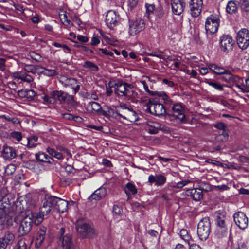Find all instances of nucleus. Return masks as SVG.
Masks as SVG:
<instances>
[{"label":"nucleus","mask_w":249,"mask_h":249,"mask_svg":"<svg viewBox=\"0 0 249 249\" xmlns=\"http://www.w3.org/2000/svg\"><path fill=\"white\" fill-rule=\"evenodd\" d=\"M52 208L60 213H63L68 209V202L59 197L46 194L42 200V205L39 209L40 213L45 217L50 213Z\"/></svg>","instance_id":"nucleus-1"},{"label":"nucleus","mask_w":249,"mask_h":249,"mask_svg":"<svg viewBox=\"0 0 249 249\" xmlns=\"http://www.w3.org/2000/svg\"><path fill=\"white\" fill-rule=\"evenodd\" d=\"M44 219L40 211L37 213H31L26 216L21 221L18 229L19 236H23L27 234L31 230L32 224L36 225L40 224Z\"/></svg>","instance_id":"nucleus-2"},{"label":"nucleus","mask_w":249,"mask_h":249,"mask_svg":"<svg viewBox=\"0 0 249 249\" xmlns=\"http://www.w3.org/2000/svg\"><path fill=\"white\" fill-rule=\"evenodd\" d=\"M76 228L77 232L83 237L93 238L97 235V232L93 227L84 220H78Z\"/></svg>","instance_id":"nucleus-3"},{"label":"nucleus","mask_w":249,"mask_h":249,"mask_svg":"<svg viewBox=\"0 0 249 249\" xmlns=\"http://www.w3.org/2000/svg\"><path fill=\"white\" fill-rule=\"evenodd\" d=\"M44 95L42 97L43 103L48 105L54 104L58 101L60 104L65 103L68 93L62 90H53L49 94H46L43 92Z\"/></svg>","instance_id":"nucleus-4"},{"label":"nucleus","mask_w":249,"mask_h":249,"mask_svg":"<svg viewBox=\"0 0 249 249\" xmlns=\"http://www.w3.org/2000/svg\"><path fill=\"white\" fill-rule=\"evenodd\" d=\"M115 93L119 96H127L133 98H136L137 93L133 86L126 83H118L114 84Z\"/></svg>","instance_id":"nucleus-5"},{"label":"nucleus","mask_w":249,"mask_h":249,"mask_svg":"<svg viewBox=\"0 0 249 249\" xmlns=\"http://www.w3.org/2000/svg\"><path fill=\"white\" fill-rule=\"evenodd\" d=\"M211 231V224L208 217L203 218L198 224L197 235L201 240H206Z\"/></svg>","instance_id":"nucleus-6"},{"label":"nucleus","mask_w":249,"mask_h":249,"mask_svg":"<svg viewBox=\"0 0 249 249\" xmlns=\"http://www.w3.org/2000/svg\"><path fill=\"white\" fill-rule=\"evenodd\" d=\"M185 110V106L182 103L174 104L171 107L172 113L170 117L177 120L180 123H186L187 120Z\"/></svg>","instance_id":"nucleus-7"},{"label":"nucleus","mask_w":249,"mask_h":249,"mask_svg":"<svg viewBox=\"0 0 249 249\" xmlns=\"http://www.w3.org/2000/svg\"><path fill=\"white\" fill-rule=\"evenodd\" d=\"M219 18L214 15H210L205 21V30L207 35H212L216 33L219 26Z\"/></svg>","instance_id":"nucleus-8"},{"label":"nucleus","mask_w":249,"mask_h":249,"mask_svg":"<svg viewBox=\"0 0 249 249\" xmlns=\"http://www.w3.org/2000/svg\"><path fill=\"white\" fill-rule=\"evenodd\" d=\"M105 21L109 29H113L120 23L121 18L117 12L111 10L107 13Z\"/></svg>","instance_id":"nucleus-9"},{"label":"nucleus","mask_w":249,"mask_h":249,"mask_svg":"<svg viewBox=\"0 0 249 249\" xmlns=\"http://www.w3.org/2000/svg\"><path fill=\"white\" fill-rule=\"evenodd\" d=\"M236 40L239 47L242 49H246L249 45V32L248 29L243 28L237 33Z\"/></svg>","instance_id":"nucleus-10"},{"label":"nucleus","mask_w":249,"mask_h":249,"mask_svg":"<svg viewBox=\"0 0 249 249\" xmlns=\"http://www.w3.org/2000/svg\"><path fill=\"white\" fill-rule=\"evenodd\" d=\"M147 109L151 114L156 116L162 115L166 112V109L163 104L156 103L151 100H149L147 105Z\"/></svg>","instance_id":"nucleus-11"},{"label":"nucleus","mask_w":249,"mask_h":249,"mask_svg":"<svg viewBox=\"0 0 249 249\" xmlns=\"http://www.w3.org/2000/svg\"><path fill=\"white\" fill-rule=\"evenodd\" d=\"M140 83L142 85L144 90L151 96H157L160 100L163 101L164 103H170L171 101L168 95L163 91H151L149 89L148 84L145 80H141Z\"/></svg>","instance_id":"nucleus-12"},{"label":"nucleus","mask_w":249,"mask_h":249,"mask_svg":"<svg viewBox=\"0 0 249 249\" xmlns=\"http://www.w3.org/2000/svg\"><path fill=\"white\" fill-rule=\"evenodd\" d=\"M65 228L62 227L58 232V236L62 240V246L63 249H75L73 242L71 241V235L70 233H66Z\"/></svg>","instance_id":"nucleus-13"},{"label":"nucleus","mask_w":249,"mask_h":249,"mask_svg":"<svg viewBox=\"0 0 249 249\" xmlns=\"http://www.w3.org/2000/svg\"><path fill=\"white\" fill-rule=\"evenodd\" d=\"M234 221L235 224L242 230H244L248 227L249 223L248 218L243 212H238L233 215Z\"/></svg>","instance_id":"nucleus-14"},{"label":"nucleus","mask_w":249,"mask_h":249,"mask_svg":"<svg viewBox=\"0 0 249 249\" xmlns=\"http://www.w3.org/2000/svg\"><path fill=\"white\" fill-rule=\"evenodd\" d=\"M145 24L143 20L140 18L130 21L129 33L134 36L142 31L144 28Z\"/></svg>","instance_id":"nucleus-15"},{"label":"nucleus","mask_w":249,"mask_h":249,"mask_svg":"<svg viewBox=\"0 0 249 249\" xmlns=\"http://www.w3.org/2000/svg\"><path fill=\"white\" fill-rule=\"evenodd\" d=\"M203 5V0H190L189 8L191 15L194 17H198L201 13Z\"/></svg>","instance_id":"nucleus-16"},{"label":"nucleus","mask_w":249,"mask_h":249,"mask_svg":"<svg viewBox=\"0 0 249 249\" xmlns=\"http://www.w3.org/2000/svg\"><path fill=\"white\" fill-rule=\"evenodd\" d=\"M14 221L17 222L15 218L13 219L12 216L6 215L5 211L0 209V231L3 230L6 225L7 227L12 226Z\"/></svg>","instance_id":"nucleus-17"},{"label":"nucleus","mask_w":249,"mask_h":249,"mask_svg":"<svg viewBox=\"0 0 249 249\" xmlns=\"http://www.w3.org/2000/svg\"><path fill=\"white\" fill-rule=\"evenodd\" d=\"M220 48L225 52H228L232 49L233 40L229 35H223L220 37Z\"/></svg>","instance_id":"nucleus-18"},{"label":"nucleus","mask_w":249,"mask_h":249,"mask_svg":"<svg viewBox=\"0 0 249 249\" xmlns=\"http://www.w3.org/2000/svg\"><path fill=\"white\" fill-rule=\"evenodd\" d=\"M60 81L65 87H71L76 93L80 89V84L74 78H70L66 77H61Z\"/></svg>","instance_id":"nucleus-19"},{"label":"nucleus","mask_w":249,"mask_h":249,"mask_svg":"<svg viewBox=\"0 0 249 249\" xmlns=\"http://www.w3.org/2000/svg\"><path fill=\"white\" fill-rule=\"evenodd\" d=\"M171 4L173 13L177 15L181 14L185 7L184 0H171Z\"/></svg>","instance_id":"nucleus-20"},{"label":"nucleus","mask_w":249,"mask_h":249,"mask_svg":"<svg viewBox=\"0 0 249 249\" xmlns=\"http://www.w3.org/2000/svg\"><path fill=\"white\" fill-rule=\"evenodd\" d=\"M148 181L150 184L154 183L155 186H161L166 181V177L163 174L150 175L148 178Z\"/></svg>","instance_id":"nucleus-21"},{"label":"nucleus","mask_w":249,"mask_h":249,"mask_svg":"<svg viewBox=\"0 0 249 249\" xmlns=\"http://www.w3.org/2000/svg\"><path fill=\"white\" fill-rule=\"evenodd\" d=\"M15 240L14 234L7 231L3 237L0 238V249H5L9 245L12 244Z\"/></svg>","instance_id":"nucleus-22"},{"label":"nucleus","mask_w":249,"mask_h":249,"mask_svg":"<svg viewBox=\"0 0 249 249\" xmlns=\"http://www.w3.org/2000/svg\"><path fill=\"white\" fill-rule=\"evenodd\" d=\"M99 32L103 38L102 42L104 41L107 44L114 46L118 45L117 40L113 37L110 34L105 33L101 30L99 31Z\"/></svg>","instance_id":"nucleus-23"},{"label":"nucleus","mask_w":249,"mask_h":249,"mask_svg":"<svg viewBox=\"0 0 249 249\" xmlns=\"http://www.w3.org/2000/svg\"><path fill=\"white\" fill-rule=\"evenodd\" d=\"M11 75L14 79H17L18 80L20 79L22 81L27 82L28 83H30L33 80V78L31 75L22 71L14 72L12 73Z\"/></svg>","instance_id":"nucleus-24"},{"label":"nucleus","mask_w":249,"mask_h":249,"mask_svg":"<svg viewBox=\"0 0 249 249\" xmlns=\"http://www.w3.org/2000/svg\"><path fill=\"white\" fill-rule=\"evenodd\" d=\"M46 228L45 227H41L37 231L36 237L35 240V246L39 248L42 244L46 235Z\"/></svg>","instance_id":"nucleus-25"},{"label":"nucleus","mask_w":249,"mask_h":249,"mask_svg":"<svg viewBox=\"0 0 249 249\" xmlns=\"http://www.w3.org/2000/svg\"><path fill=\"white\" fill-rule=\"evenodd\" d=\"M186 194L187 196H190L196 201L200 200L203 197V192L200 189L193 188L187 190Z\"/></svg>","instance_id":"nucleus-26"},{"label":"nucleus","mask_w":249,"mask_h":249,"mask_svg":"<svg viewBox=\"0 0 249 249\" xmlns=\"http://www.w3.org/2000/svg\"><path fill=\"white\" fill-rule=\"evenodd\" d=\"M222 80L229 83H233L234 82H239L241 77L232 74L229 71L226 70V72L223 74Z\"/></svg>","instance_id":"nucleus-27"},{"label":"nucleus","mask_w":249,"mask_h":249,"mask_svg":"<svg viewBox=\"0 0 249 249\" xmlns=\"http://www.w3.org/2000/svg\"><path fill=\"white\" fill-rule=\"evenodd\" d=\"M107 194V190L104 187H100L95 190L90 196L89 198L99 200L105 197Z\"/></svg>","instance_id":"nucleus-28"},{"label":"nucleus","mask_w":249,"mask_h":249,"mask_svg":"<svg viewBox=\"0 0 249 249\" xmlns=\"http://www.w3.org/2000/svg\"><path fill=\"white\" fill-rule=\"evenodd\" d=\"M16 156L15 150L12 147L4 146L2 151V156L6 160L14 159Z\"/></svg>","instance_id":"nucleus-29"},{"label":"nucleus","mask_w":249,"mask_h":249,"mask_svg":"<svg viewBox=\"0 0 249 249\" xmlns=\"http://www.w3.org/2000/svg\"><path fill=\"white\" fill-rule=\"evenodd\" d=\"M18 95L21 98L32 100L36 95V92L32 89L20 90L18 91Z\"/></svg>","instance_id":"nucleus-30"},{"label":"nucleus","mask_w":249,"mask_h":249,"mask_svg":"<svg viewBox=\"0 0 249 249\" xmlns=\"http://www.w3.org/2000/svg\"><path fill=\"white\" fill-rule=\"evenodd\" d=\"M124 191L128 197V199H130L131 195H135L137 194V189L133 184L128 182L125 185Z\"/></svg>","instance_id":"nucleus-31"},{"label":"nucleus","mask_w":249,"mask_h":249,"mask_svg":"<svg viewBox=\"0 0 249 249\" xmlns=\"http://www.w3.org/2000/svg\"><path fill=\"white\" fill-rule=\"evenodd\" d=\"M208 67L211 71L218 75L223 74L226 72V70L224 67L214 64H210Z\"/></svg>","instance_id":"nucleus-32"},{"label":"nucleus","mask_w":249,"mask_h":249,"mask_svg":"<svg viewBox=\"0 0 249 249\" xmlns=\"http://www.w3.org/2000/svg\"><path fill=\"white\" fill-rule=\"evenodd\" d=\"M36 159L41 162L51 163L53 161V159L44 152H39L36 155Z\"/></svg>","instance_id":"nucleus-33"},{"label":"nucleus","mask_w":249,"mask_h":249,"mask_svg":"<svg viewBox=\"0 0 249 249\" xmlns=\"http://www.w3.org/2000/svg\"><path fill=\"white\" fill-rule=\"evenodd\" d=\"M237 10V1L231 0L228 2L226 7V11L231 14L235 13Z\"/></svg>","instance_id":"nucleus-34"},{"label":"nucleus","mask_w":249,"mask_h":249,"mask_svg":"<svg viewBox=\"0 0 249 249\" xmlns=\"http://www.w3.org/2000/svg\"><path fill=\"white\" fill-rule=\"evenodd\" d=\"M159 126L158 123L150 122L147 124L146 129L149 133L155 134L158 132Z\"/></svg>","instance_id":"nucleus-35"},{"label":"nucleus","mask_w":249,"mask_h":249,"mask_svg":"<svg viewBox=\"0 0 249 249\" xmlns=\"http://www.w3.org/2000/svg\"><path fill=\"white\" fill-rule=\"evenodd\" d=\"M180 236L181 238L189 245L192 241L191 236L188 234L187 231L185 229H182L180 231Z\"/></svg>","instance_id":"nucleus-36"},{"label":"nucleus","mask_w":249,"mask_h":249,"mask_svg":"<svg viewBox=\"0 0 249 249\" xmlns=\"http://www.w3.org/2000/svg\"><path fill=\"white\" fill-rule=\"evenodd\" d=\"M228 230L226 227H217L215 231V234L219 238L226 236Z\"/></svg>","instance_id":"nucleus-37"},{"label":"nucleus","mask_w":249,"mask_h":249,"mask_svg":"<svg viewBox=\"0 0 249 249\" xmlns=\"http://www.w3.org/2000/svg\"><path fill=\"white\" fill-rule=\"evenodd\" d=\"M38 137L36 136H32L28 138L27 146L32 148L36 147L37 144Z\"/></svg>","instance_id":"nucleus-38"},{"label":"nucleus","mask_w":249,"mask_h":249,"mask_svg":"<svg viewBox=\"0 0 249 249\" xmlns=\"http://www.w3.org/2000/svg\"><path fill=\"white\" fill-rule=\"evenodd\" d=\"M47 151L50 155L58 160H61L63 158L62 153L56 151L54 149L48 147L47 149Z\"/></svg>","instance_id":"nucleus-39"},{"label":"nucleus","mask_w":249,"mask_h":249,"mask_svg":"<svg viewBox=\"0 0 249 249\" xmlns=\"http://www.w3.org/2000/svg\"><path fill=\"white\" fill-rule=\"evenodd\" d=\"M126 120L130 122H135L138 120V117L137 113L131 108L129 113L127 114Z\"/></svg>","instance_id":"nucleus-40"},{"label":"nucleus","mask_w":249,"mask_h":249,"mask_svg":"<svg viewBox=\"0 0 249 249\" xmlns=\"http://www.w3.org/2000/svg\"><path fill=\"white\" fill-rule=\"evenodd\" d=\"M204 82L217 90L223 91L224 89L223 86L217 82L211 81L209 79H206Z\"/></svg>","instance_id":"nucleus-41"},{"label":"nucleus","mask_w":249,"mask_h":249,"mask_svg":"<svg viewBox=\"0 0 249 249\" xmlns=\"http://www.w3.org/2000/svg\"><path fill=\"white\" fill-rule=\"evenodd\" d=\"M83 66L94 71H97L99 69L98 67L95 63L89 61H86L83 65Z\"/></svg>","instance_id":"nucleus-42"},{"label":"nucleus","mask_w":249,"mask_h":249,"mask_svg":"<svg viewBox=\"0 0 249 249\" xmlns=\"http://www.w3.org/2000/svg\"><path fill=\"white\" fill-rule=\"evenodd\" d=\"M146 8V16L148 18H150V17L154 14V11L155 6L152 4H145Z\"/></svg>","instance_id":"nucleus-43"},{"label":"nucleus","mask_w":249,"mask_h":249,"mask_svg":"<svg viewBox=\"0 0 249 249\" xmlns=\"http://www.w3.org/2000/svg\"><path fill=\"white\" fill-rule=\"evenodd\" d=\"M65 103L71 107H75L77 106V103L74 100L72 95L68 94Z\"/></svg>","instance_id":"nucleus-44"},{"label":"nucleus","mask_w":249,"mask_h":249,"mask_svg":"<svg viewBox=\"0 0 249 249\" xmlns=\"http://www.w3.org/2000/svg\"><path fill=\"white\" fill-rule=\"evenodd\" d=\"M112 108L110 107L107 106L103 109L100 110V113L105 117L109 118L111 116Z\"/></svg>","instance_id":"nucleus-45"},{"label":"nucleus","mask_w":249,"mask_h":249,"mask_svg":"<svg viewBox=\"0 0 249 249\" xmlns=\"http://www.w3.org/2000/svg\"><path fill=\"white\" fill-rule=\"evenodd\" d=\"M131 108L126 107L125 106H120V112H121L122 118L126 120L127 114H129Z\"/></svg>","instance_id":"nucleus-46"},{"label":"nucleus","mask_w":249,"mask_h":249,"mask_svg":"<svg viewBox=\"0 0 249 249\" xmlns=\"http://www.w3.org/2000/svg\"><path fill=\"white\" fill-rule=\"evenodd\" d=\"M239 4L242 10L249 11V0H240Z\"/></svg>","instance_id":"nucleus-47"},{"label":"nucleus","mask_w":249,"mask_h":249,"mask_svg":"<svg viewBox=\"0 0 249 249\" xmlns=\"http://www.w3.org/2000/svg\"><path fill=\"white\" fill-rule=\"evenodd\" d=\"M59 17L60 20L63 24L66 23V25H70L71 21L68 19L66 12L65 11H63L62 13L60 14Z\"/></svg>","instance_id":"nucleus-48"},{"label":"nucleus","mask_w":249,"mask_h":249,"mask_svg":"<svg viewBox=\"0 0 249 249\" xmlns=\"http://www.w3.org/2000/svg\"><path fill=\"white\" fill-rule=\"evenodd\" d=\"M111 117L116 119H120L122 118L121 112H120V107L116 110L112 108Z\"/></svg>","instance_id":"nucleus-49"},{"label":"nucleus","mask_w":249,"mask_h":249,"mask_svg":"<svg viewBox=\"0 0 249 249\" xmlns=\"http://www.w3.org/2000/svg\"><path fill=\"white\" fill-rule=\"evenodd\" d=\"M11 137L17 141H20L22 138V134L18 131H14L11 133Z\"/></svg>","instance_id":"nucleus-50"},{"label":"nucleus","mask_w":249,"mask_h":249,"mask_svg":"<svg viewBox=\"0 0 249 249\" xmlns=\"http://www.w3.org/2000/svg\"><path fill=\"white\" fill-rule=\"evenodd\" d=\"M43 73L48 76H53L57 74V71L54 69H44Z\"/></svg>","instance_id":"nucleus-51"},{"label":"nucleus","mask_w":249,"mask_h":249,"mask_svg":"<svg viewBox=\"0 0 249 249\" xmlns=\"http://www.w3.org/2000/svg\"><path fill=\"white\" fill-rule=\"evenodd\" d=\"M229 138L228 134L226 131H222V133L217 136V140L220 141H226Z\"/></svg>","instance_id":"nucleus-52"},{"label":"nucleus","mask_w":249,"mask_h":249,"mask_svg":"<svg viewBox=\"0 0 249 249\" xmlns=\"http://www.w3.org/2000/svg\"><path fill=\"white\" fill-rule=\"evenodd\" d=\"M190 182V181L188 180H182L181 181L178 182L177 183H176L175 184L173 185L172 186V187L173 188H181L183 186L186 185Z\"/></svg>","instance_id":"nucleus-53"},{"label":"nucleus","mask_w":249,"mask_h":249,"mask_svg":"<svg viewBox=\"0 0 249 249\" xmlns=\"http://www.w3.org/2000/svg\"><path fill=\"white\" fill-rule=\"evenodd\" d=\"M24 70L27 72H31L32 73H36V70L35 67L32 65H26L25 66Z\"/></svg>","instance_id":"nucleus-54"},{"label":"nucleus","mask_w":249,"mask_h":249,"mask_svg":"<svg viewBox=\"0 0 249 249\" xmlns=\"http://www.w3.org/2000/svg\"><path fill=\"white\" fill-rule=\"evenodd\" d=\"M91 107H92V109L98 112H100V110H102L101 106L100 104L97 102H92L90 103Z\"/></svg>","instance_id":"nucleus-55"},{"label":"nucleus","mask_w":249,"mask_h":249,"mask_svg":"<svg viewBox=\"0 0 249 249\" xmlns=\"http://www.w3.org/2000/svg\"><path fill=\"white\" fill-rule=\"evenodd\" d=\"M15 166L13 164H10L6 167L5 172L7 175H11L15 171Z\"/></svg>","instance_id":"nucleus-56"},{"label":"nucleus","mask_w":249,"mask_h":249,"mask_svg":"<svg viewBox=\"0 0 249 249\" xmlns=\"http://www.w3.org/2000/svg\"><path fill=\"white\" fill-rule=\"evenodd\" d=\"M99 51H101L102 53L105 55H108L111 57L113 56V53L112 52L109 51L106 49L102 48H100L98 51H97L96 54L98 55H100L99 53Z\"/></svg>","instance_id":"nucleus-57"},{"label":"nucleus","mask_w":249,"mask_h":249,"mask_svg":"<svg viewBox=\"0 0 249 249\" xmlns=\"http://www.w3.org/2000/svg\"><path fill=\"white\" fill-rule=\"evenodd\" d=\"M233 84H235V86L240 89L241 91L244 92L243 89L245 88V85L243 82V80L242 78H241V81H239V82H234Z\"/></svg>","instance_id":"nucleus-58"},{"label":"nucleus","mask_w":249,"mask_h":249,"mask_svg":"<svg viewBox=\"0 0 249 249\" xmlns=\"http://www.w3.org/2000/svg\"><path fill=\"white\" fill-rule=\"evenodd\" d=\"M63 118L69 120H75V119H77L79 120L82 119V118L81 117H79L78 116H73V115H72L71 114H69V113L64 114Z\"/></svg>","instance_id":"nucleus-59"},{"label":"nucleus","mask_w":249,"mask_h":249,"mask_svg":"<svg viewBox=\"0 0 249 249\" xmlns=\"http://www.w3.org/2000/svg\"><path fill=\"white\" fill-rule=\"evenodd\" d=\"M217 227H226L225 222L223 218L218 217L216 219Z\"/></svg>","instance_id":"nucleus-60"},{"label":"nucleus","mask_w":249,"mask_h":249,"mask_svg":"<svg viewBox=\"0 0 249 249\" xmlns=\"http://www.w3.org/2000/svg\"><path fill=\"white\" fill-rule=\"evenodd\" d=\"M214 127L222 131H226V126L225 124L222 122L214 124Z\"/></svg>","instance_id":"nucleus-61"},{"label":"nucleus","mask_w":249,"mask_h":249,"mask_svg":"<svg viewBox=\"0 0 249 249\" xmlns=\"http://www.w3.org/2000/svg\"><path fill=\"white\" fill-rule=\"evenodd\" d=\"M100 42V38L97 36H93L91 40L90 44L92 45L96 46L99 44Z\"/></svg>","instance_id":"nucleus-62"},{"label":"nucleus","mask_w":249,"mask_h":249,"mask_svg":"<svg viewBox=\"0 0 249 249\" xmlns=\"http://www.w3.org/2000/svg\"><path fill=\"white\" fill-rule=\"evenodd\" d=\"M122 209L120 206L117 205H114L113 207V212L114 213L116 214H120L122 213Z\"/></svg>","instance_id":"nucleus-63"},{"label":"nucleus","mask_w":249,"mask_h":249,"mask_svg":"<svg viewBox=\"0 0 249 249\" xmlns=\"http://www.w3.org/2000/svg\"><path fill=\"white\" fill-rule=\"evenodd\" d=\"M15 249H27L25 242L22 240L19 241Z\"/></svg>","instance_id":"nucleus-64"}]
</instances>
